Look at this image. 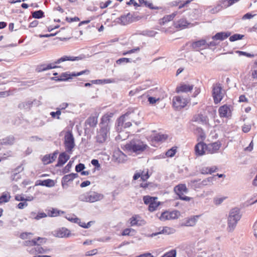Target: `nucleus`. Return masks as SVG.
I'll list each match as a JSON object with an SVG mask.
<instances>
[{"mask_svg":"<svg viewBox=\"0 0 257 257\" xmlns=\"http://www.w3.org/2000/svg\"><path fill=\"white\" fill-rule=\"evenodd\" d=\"M241 217V214L239 209L234 208L230 211L227 220L228 231L232 232L234 230Z\"/></svg>","mask_w":257,"mask_h":257,"instance_id":"nucleus-1","label":"nucleus"},{"mask_svg":"<svg viewBox=\"0 0 257 257\" xmlns=\"http://www.w3.org/2000/svg\"><path fill=\"white\" fill-rule=\"evenodd\" d=\"M147 148V145L139 139H134L125 145L126 150L140 154L145 151Z\"/></svg>","mask_w":257,"mask_h":257,"instance_id":"nucleus-2","label":"nucleus"},{"mask_svg":"<svg viewBox=\"0 0 257 257\" xmlns=\"http://www.w3.org/2000/svg\"><path fill=\"white\" fill-rule=\"evenodd\" d=\"M103 197L102 194L95 191H89L81 194L79 196V200L83 202L93 203L100 201Z\"/></svg>","mask_w":257,"mask_h":257,"instance_id":"nucleus-3","label":"nucleus"},{"mask_svg":"<svg viewBox=\"0 0 257 257\" xmlns=\"http://www.w3.org/2000/svg\"><path fill=\"white\" fill-rule=\"evenodd\" d=\"M212 96L214 103H218L222 99L224 96V92L221 84L216 83L213 84L212 87Z\"/></svg>","mask_w":257,"mask_h":257,"instance_id":"nucleus-4","label":"nucleus"},{"mask_svg":"<svg viewBox=\"0 0 257 257\" xmlns=\"http://www.w3.org/2000/svg\"><path fill=\"white\" fill-rule=\"evenodd\" d=\"M174 191L179 196L181 200L189 201L191 198L184 195L188 192V189L185 184H179L174 188Z\"/></svg>","mask_w":257,"mask_h":257,"instance_id":"nucleus-5","label":"nucleus"},{"mask_svg":"<svg viewBox=\"0 0 257 257\" xmlns=\"http://www.w3.org/2000/svg\"><path fill=\"white\" fill-rule=\"evenodd\" d=\"M64 146L67 152L71 153L74 147V139L70 132H67L64 137Z\"/></svg>","mask_w":257,"mask_h":257,"instance_id":"nucleus-6","label":"nucleus"},{"mask_svg":"<svg viewBox=\"0 0 257 257\" xmlns=\"http://www.w3.org/2000/svg\"><path fill=\"white\" fill-rule=\"evenodd\" d=\"M180 215V212L177 210L165 211L162 213L159 219L160 220L164 221L168 220L177 219Z\"/></svg>","mask_w":257,"mask_h":257,"instance_id":"nucleus-7","label":"nucleus"},{"mask_svg":"<svg viewBox=\"0 0 257 257\" xmlns=\"http://www.w3.org/2000/svg\"><path fill=\"white\" fill-rule=\"evenodd\" d=\"M109 128L107 127H101L99 131L97 132L96 137V141L99 143H103L106 140L109 135Z\"/></svg>","mask_w":257,"mask_h":257,"instance_id":"nucleus-8","label":"nucleus"},{"mask_svg":"<svg viewBox=\"0 0 257 257\" xmlns=\"http://www.w3.org/2000/svg\"><path fill=\"white\" fill-rule=\"evenodd\" d=\"M187 103L188 101L186 98L180 96H175L173 99V106L177 109L184 107Z\"/></svg>","mask_w":257,"mask_h":257,"instance_id":"nucleus-9","label":"nucleus"},{"mask_svg":"<svg viewBox=\"0 0 257 257\" xmlns=\"http://www.w3.org/2000/svg\"><path fill=\"white\" fill-rule=\"evenodd\" d=\"M53 234L55 237L59 238H68L72 235L71 231L66 227L57 229L54 231Z\"/></svg>","mask_w":257,"mask_h":257,"instance_id":"nucleus-10","label":"nucleus"},{"mask_svg":"<svg viewBox=\"0 0 257 257\" xmlns=\"http://www.w3.org/2000/svg\"><path fill=\"white\" fill-rule=\"evenodd\" d=\"M221 144L219 141L208 144L206 146V152L210 154L217 153L221 147Z\"/></svg>","mask_w":257,"mask_h":257,"instance_id":"nucleus-11","label":"nucleus"},{"mask_svg":"<svg viewBox=\"0 0 257 257\" xmlns=\"http://www.w3.org/2000/svg\"><path fill=\"white\" fill-rule=\"evenodd\" d=\"M218 112L220 117H228L231 115L230 106L227 105H223L218 109Z\"/></svg>","mask_w":257,"mask_h":257,"instance_id":"nucleus-12","label":"nucleus"},{"mask_svg":"<svg viewBox=\"0 0 257 257\" xmlns=\"http://www.w3.org/2000/svg\"><path fill=\"white\" fill-rule=\"evenodd\" d=\"M83 58V57L81 56L75 57V56L64 55V56H63L62 57H61V58H59L58 59H57L55 61V62H56V64H60L62 62H65L67 61H78L82 60Z\"/></svg>","mask_w":257,"mask_h":257,"instance_id":"nucleus-13","label":"nucleus"},{"mask_svg":"<svg viewBox=\"0 0 257 257\" xmlns=\"http://www.w3.org/2000/svg\"><path fill=\"white\" fill-rule=\"evenodd\" d=\"M135 21H136L135 18H134L130 13H128L126 15H123L120 17L118 18V22L121 25H126Z\"/></svg>","mask_w":257,"mask_h":257,"instance_id":"nucleus-14","label":"nucleus"},{"mask_svg":"<svg viewBox=\"0 0 257 257\" xmlns=\"http://www.w3.org/2000/svg\"><path fill=\"white\" fill-rule=\"evenodd\" d=\"M207 145L203 142H200L195 146V154L197 156H203L206 152Z\"/></svg>","mask_w":257,"mask_h":257,"instance_id":"nucleus-15","label":"nucleus"},{"mask_svg":"<svg viewBox=\"0 0 257 257\" xmlns=\"http://www.w3.org/2000/svg\"><path fill=\"white\" fill-rule=\"evenodd\" d=\"M66 218L72 222L78 224L80 226L84 228H88L90 226L91 222H89L87 224H86L85 222H82L80 219L76 217L74 215L66 216Z\"/></svg>","mask_w":257,"mask_h":257,"instance_id":"nucleus-16","label":"nucleus"},{"mask_svg":"<svg viewBox=\"0 0 257 257\" xmlns=\"http://www.w3.org/2000/svg\"><path fill=\"white\" fill-rule=\"evenodd\" d=\"M113 157L115 161L119 163H124L127 159L126 156L119 150L115 151L114 152Z\"/></svg>","mask_w":257,"mask_h":257,"instance_id":"nucleus-17","label":"nucleus"},{"mask_svg":"<svg viewBox=\"0 0 257 257\" xmlns=\"http://www.w3.org/2000/svg\"><path fill=\"white\" fill-rule=\"evenodd\" d=\"M40 240H41V242H42L43 241H44V242L46 241L45 238L39 237L37 238V240L33 239L31 241H29L28 242H26L27 245H30L34 246L29 248V249H28V251L30 253H31V254L37 253V250L36 249V245L37 243V241H40Z\"/></svg>","mask_w":257,"mask_h":257,"instance_id":"nucleus-18","label":"nucleus"},{"mask_svg":"<svg viewBox=\"0 0 257 257\" xmlns=\"http://www.w3.org/2000/svg\"><path fill=\"white\" fill-rule=\"evenodd\" d=\"M55 61L49 64H43L38 66L37 71L39 72L57 68Z\"/></svg>","mask_w":257,"mask_h":257,"instance_id":"nucleus-19","label":"nucleus"},{"mask_svg":"<svg viewBox=\"0 0 257 257\" xmlns=\"http://www.w3.org/2000/svg\"><path fill=\"white\" fill-rule=\"evenodd\" d=\"M149 177L150 175L148 173V170H146L135 173L133 178L134 180H137L140 177L143 181H146Z\"/></svg>","mask_w":257,"mask_h":257,"instance_id":"nucleus-20","label":"nucleus"},{"mask_svg":"<svg viewBox=\"0 0 257 257\" xmlns=\"http://www.w3.org/2000/svg\"><path fill=\"white\" fill-rule=\"evenodd\" d=\"M112 113H109L104 114L102 118L101 122V127H107V128H109L108 123L110 122V118L113 116Z\"/></svg>","mask_w":257,"mask_h":257,"instance_id":"nucleus-21","label":"nucleus"},{"mask_svg":"<svg viewBox=\"0 0 257 257\" xmlns=\"http://www.w3.org/2000/svg\"><path fill=\"white\" fill-rule=\"evenodd\" d=\"M70 158V156L65 152L61 153L58 158V161L57 166L60 167L63 166Z\"/></svg>","mask_w":257,"mask_h":257,"instance_id":"nucleus-22","label":"nucleus"},{"mask_svg":"<svg viewBox=\"0 0 257 257\" xmlns=\"http://www.w3.org/2000/svg\"><path fill=\"white\" fill-rule=\"evenodd\" d=\"M130 223L131 226L141 225L144 223V221L141 220V217L138 215H135L130 219Z\"/></svg>","mask_w":257,"mask_h":257,"instance_id":"nucleus-23","label":"nucleus"},{"mask_svg":"<svg viewBox=\"0 0 257 257\" xmlns=\"http://www.w3.org/2000/svg\"><path fill=\"white\" fill-rule=\"evenodd\" d=\"M36 186H45L47 187H53L55 185L54 181L51 179H46L44 180H37L36 182Z\"/></svg>","mask_w":257,"mask_h":257,"instance_id":"nucleus-24","label":"nucleus"},{"mask_svg":"<svg viewBox=\"0 0 257 257\" xmlns=\"http://www.w3.org/2000/svg\"><path fill=\"white\" fill-rule=\"evenodd\" d=\"M177 12H174L171 15H166L160 20V24L162 25H165L166 23L169 22L173 20L175 16L177 15Z\"/></svg>","mask_w":257,"mask_h":257,"instance_id":"nucleus-25","label":"nucleus"},{"mask_svg":"<svg viewBox=\"0 0 257 257\" xmlns=\"http://www.w3.org/2000/svg\"><path fill=\"white\" fill-rule=\"evenodd\" d=\"M230 35V33L229 32H219L216 33L212 37V39L214 40L222 41L228 38Z\"/></svg>","mask_w":257,"mask_h":257,"instance_id":"nucleus-26","label":"nucleus"},{"mask_svg":"<svg viewBox=\"0 0 257 257\" xmlns=\"http://www.w3.org/2000/svg\"><path fill=\"white\" fill-rule=\"evenodd\" d=\"M33 199V197L32 196H29L27 197V198H24V197H18L17 196V201H25L23 202H20L17 205V206L20 209H23L25 207L28 205L26 201H32Z\"/></svg>","mask_w":257,"mask_h":257,"instance_id":"nucleus-27","label":"nucleus"},{"mask_svg":"<svg viewBox=\"0 0 257 257\" xmlns=\"http://www.w3.org/2000/svg\"><path fill=\"white\" fill-rule=\"evenodd\" d=\"M191 25L190 23H188L187 21L185 19H181L176 22L175 25L176 28H179L182 29L186 28L188 26Z\"/></svg>","mask_w":257,"mask_h":257,"instance_id":"nucleus-28","label":"nucleus"},{"mask_svg":"<svg viewBox=\"0 0 257 257\" xmlns=\"http://www.w3.org/2000/svg\"><path fill=\"white\" fill-rule=\"evenodd\" d=\"M193 88V85L183 84L177 88V91L178 92H188L192 90Z\"/></svg>","mask_w":257,"mask_h":257,"instance_id":"nucleus-29","label":"nucleus"},{"mask_svg":"<svg viewBox=\"0 0 257 257\" xmlns=\"http://www.w3.org/2000/svg\"><path fill=\"white\" fill-rule=\"evenodd\" d=\"M78 177V174L76 173H71L68 175H65L62 179V183H67L69 181L73 180L75 178Z\"/></svg>","mask_w":257,"mask_h":257,"instance_id":"nucleus-30","label":"nucleus"},{"mask_svg":"<svg viewBox=\"0 0 257 257\" xmlns=\"http://www.w3.org/2000/svg\"><path fill=\"white\" fill-rule=\"evenodd\" d=\"M175 232V230L174 228L166 226L164 227L160 232L153 233L152 234V236H156L157 235L161 233L171 234L174 233Z\"/></svg>","mask_w":257,"mask_h":257,"instance_id":"nucleus-31","label":"nucleus"},{"mask_svg":"<svg viewBox=\"0 0 257 257\" xmlns=\"http://www.w3.org/2000/svg\"><path fill=\"white\" fill-rule=\"evenodd\" d=\"M200 215H195L189 219H188L185 223V225L187 226H194L198 219V218L200 217Z\"/></svg>","mask_w":257,"mask_h":257,"instance_id":"nucleus-32","label":"nucleus"},{"mask_svg":"<svg viewBox=\"0 0 257 257\" xmlns=\"http://www.w3.org/2000/svg\"><path fill=\"white\" fill-rule=\"evenodd\" d=\"M192 46L195 49L201 48L202 47L206 48L207 47V44L205 40H200L194 42L192 44Z\"/></svg>","mask_w":257,"mask_h":257,"instance_id":"nucleus-33","label":"nucleus"},{"mask_svg":"<svg viewBox=\"0 0 257 257\" xmlns=\"http://www.w3.org/2000/svg\"><path fill=\"white\" fill-rule=\"evenodd\" d=\"M47 214L49 217H56L59 215L61 213H64V212L60 211L56 208H52L50 210H48Z\"/></svg>","mask_w":257,"mask_h":257,"instance_id":"nucleus-34","label":"nucleus"},{"mask_svg":"<svg viewBox=\"0 0 257 257\" xmlns=\"http://www.w3.org/2000/svg\"><path fill=\"white\" fill-rule=\"evenodd\" d=\"M11 198L10 194L8 192L3 193L0 196V204L8 202Z\"/></svg>","mask_w":257,"mask_h":257,"instance_id":"nucleus-35","label":"nucleus"},{"mask_svg":"<svg viewBox=\"0 0 257 257\" xmlns=\"http://www.w3.org/2000/svg\"><path fill=\"white\" fill-rule=\"evenodd\" d=\"M168 138L167 135L161 134H156L153 138V140L156 142H163L165 141Z\"/></svg>","mask_w":257,"mask_h":257,"instance_id":"nucleus-36","label":"nucleus"},{"mask_svg":"<svg viewBox=\"0 0 257 257\" xmlns=\"http://www.w3.org/2000/svg\"><path fill=\"white\" fill-rule=\"evenodd\" d=\"M86 123L90 126L94 127L97 123V118L95 116H90L87 119Z\"/></svg>","mask_w":257,"mask_h":257,"instance_id":"nucleus-37","label":"nucleus"},{"mask_svg":"<svg viewBox=\"0 0 257 257\" xmlns=\"http://www.w3.org/2000/svg\"><path fill=\"white\" fill-rule=\"evenodd\" d=\"M160 203L157 201V200H154L149 205V210L153 212L155 211L159 206Z\"/></svg>","mask_w":257,"mask_h":257,"instance_id":"nucleus-38","label":"nucleus"},{"mask_svg":"<svg viewBox=\"0 0 257 257\" xmlns=\"http://www.w3.org/2000/svg\"><path fill=\"white\" fill-rule=\"evenodd\" d=\"M72 76L70 74H68L67 73H63L57 79H56L57 80L59 81H65L68 80L69 78H71Z\"/></svg>","mask_w":257,"mask_h":257,"instance_id":"nucleus-39","label":"nucleus"},{"mask_svg":"<svg viewBox=\"0 0 257 257\" xmlns=\"http://www.w3.org/2000/svg\"><path fill=\"white\" fill-rule=\"evenodd\" d=\"M32 16L35 19H40L44 17V13L41 10L35 11L32 13Z\"/></svg>","mask_w":257,"mask_h":257,"instance_id":"nucleus-40","label":"nucleus"},{"mask_svg":"<svg viewBox=\"0 0 257 257\" xmlns=\"http://www.w3.org/2000/svg\"><path fill=\"white\" fill-rule=\"evenodd\" d=\"M154 200H157V197H152L149 196H144L143 198V200L144 203L146 204L149 205L152 201H154Z\"/></svg>","mask_w":257,"mask_h":257,"instance_id":"nucleus-41","label":"nucleus"},{"mask_svg":"<svg viewBox=\"0 0 257 257\" xmlns=\"http://www.w3.org/2000/svg\"><path fill=\"white\" fill-rule=\"evenodd\" d=\"M135 232V230L132 228H126L123 230L121 234L123 236L133 235Z\"/></svg>","mask_w":257,"mask_h":257,"instance_id":"nucleus-42","label":"nucleus"},{"mask_svg":"<svg viewBox=\"0 0 257 257\" xmlns=\"http://www.w3.org/2000/svg\"><path fill=\"white\" fill-rule=\"evenodd\" d=\"M199 135L198 137V141L200 140L201 142H203V141L205 140L206 138V136L205 133L203 132L201 128L197 129Z\"/></svg>","mask_w":257,"mask_h":257,"instance_id":"nucleus-43","label":"nucleus"},{"mask_svg":"<svg viewBox=\"0 0 257 257\" xmlns=\"http://www.w3.org/2000/svg\"><path fill=\"white\" fill-rule=\"evenodd\" d=\"M243 35L240 34H234L229 37V40L231 42H233L238 40L241 39Z\"/></svg>","mask_w":257,"mask_h":257,"instance_id":"nucleus-44","label":"nucleus"},{"mask_svg":"<svg viewBox=\"0 0 257 257\" xmlns=\"http://www.w3.org/2000/svg\"><path fill=\"white\" fill-rule=\"evenodd\" d=\"M161 257H176V251L172 249L164 254Z\"/></svg>","mask_w":257,"mask_h":257,"instance_id":"nucleus-45","label":"nucleus"},{"mask_svg":"<svg viewBox=\"0 0 257 257\" xmlns=\"http://www.w3.org/2000/svg\"><path fill=\"white\" fill-rule=\"evenodd\" d=\"M131 62V59L129 58H121L116 60V63L117 64L120 65L122 63H127Z\"/></svg>","mask_w":257,"mask_h":257,"instance_id":"nucleus-46","label":"nucleus"},{"mask_svg":"<svg viewBox=\"0 0 257 257\" xmlns=\"http://www.w3.org/2000/svg\"><path fill=\"white\" fill-rule=\"evenodd\" d=\"M32 102L30 101H28V102L26 103H21L19 104V107L20 108H24L25 109H30L31 105H32Z\"/></svg>","mask_w":257,"mask_h":257,"instance_id":"nucleus-47","label":"nucleus"},{"mask_svg":"<svg viewBox=\"0 0 257 257\" xmlns=\"http://www.w3.org/2000/svg\"><path fill=\"white\" fill-rule=\"evenodd\" d=\"M176 152V149L172 148V149L169 150L166 153V155L167 157H172L174 156Z\"/></svg>","mask_w":257,"mask_h":257,"instance_id":"nucleus-48","label":"nucleus"},{"mask_svg":"<svg viewBox=\"0 0 257 257\" xmlns=\"http://www.w3.org/2000/svg\"><path fill=\"white\" fill-rule=\"evenodd\" d=\"M140 50V47H136L135 48H134L133 49H131V50H130L129 51L123 52L122 55H126L127 54H132V53H135V52H139Z\"/></svg>","mask_w":257,"mask_h":257,"instance_id":"nucleus-49","label":"nucleus"},{"mask_svg":"<svg viewBox=\"0 0 257 257\" xmlns=\"http://www.w3.org/2000/svg\"><path fill=\"white\" fill-rule=\"evenodd\" d=\"M42 161L44 164H48L52 163L49 155H45L43 158Z\"/></svg>","mask_w":257,"mask_h":257,"instance_id":"nucleus-50","label":"nucleus"},{"mask_svg":"<svg viewBox=\"0 0 257 257\" xmlns=\"http://www.w3.org/2000/svg\"><path fill=\"white\" fill-rule=\"evenodd\" d=\"M111 3L112 1L110 0H108L105 3L101 2L99 4V7L101 9H103L107 8Z\"/></svg>","mask_w":257,"mask_h":257,"instance_id":"nucleus-51","label":"nucleus"},{"mask_svg":"<svg viewBox=\"0 0 257 257\" xmlns=\"http://www.w3.org/2000/svg\"><path fill=\"white\" fill-rule=\"evenodd\" d=\"M32 235V233L30 232H24L21 233L20 235V237L22 239H25L30 238Z\"/></svg>","mask_w":257,"mask_h":257,"instance_id":"nucleus-52","label":"nucleus"},{"mask_svg":"<svg viewBox=\"0 0 257 257\" xmlns=\"http://www.w3.org/2000/svg\"><path fill=\"white\" fill-rule=\"evenodd\" d=\"M226 197H220V198H216L214 199V202L215 205H219L225 199Z\"/></svg>","mask_w":257,"mask_h":257,"instance_id":"nucleus-53","label":"nucleus"},{"mask_svg":"<svg viewBox=\"0 0 257 257\" xmlns=\"http://www.w3.org/2000/svg\"><path fill=\"white\" fill-rule=\"evenodd\" d=\"M72 165V162L71 161H70L68 164L65 167V168L63 169V172L64 173H68L70 171Z\"/></svg>","mask_w":257,"mask_h":257,"instance_id":"nucleus-54","label":"nucleus"},{"mask_svg":"<svg viewBox=\"0 0 257 257\" xmlns=\"http://www.w3.org/2000/svg\"><path fill=\"white\" fill-rule=\"evenodd\" d=\"M97 249H93L92 250L86 251L85 252V255L86 256H92V255L97 254Z\"/></svg>","mask_w":257,"mask_h":257,"instance_id":"nucleus-55","label":"nucleus"},{"mask_svg":"<svg viewBox=\"0 0 257 257\" xmlns=\"http://www.w3.org/2000/svg\"><path fill=\"white\" fill-rule=\"evenodd\" d=\"M85 168V166L83 164H79L76 165L75 167V170L77 172H80L83 171V170Z\"/></svg>","mask_w":257,"mask_h":257,"instance_id":"nucleus-56","label":"nucleus"},{"mask_svg":"<svg viewBox=\"0 0 257 257\" xmlns=\"http://www.w3.org/2000/svg\"><path fill=\"white\" fill-rule=\"evenodd\" d=\"M190 1L189 0H187L185 2H182L181 1V3H180L179 4V9H181L184 7H185V6H186L187 5H188L190 3Z\"/></svg>","mask_w":257,"mask_h":257,"instance_id":"nucleus-57","label":"nucleus"},{"mask_svg":"<svg viewBox=\"0 0 257 257\" xmlns=\"http://www.w3.org/2000/svg\"><path fill=\"white\" fill-rule=\"evenodd\" d=\"M89 71L88 70H85L82 71H80L79 72H78L77 73H72L71 75L73 76H78L81 75L82 74H85V73H89Z\"/></svg>","mask_w":257,"mask_h":257,"instance_id":"nucleus-58","label":"nucleus"},{"mask_svg":"<svg viewBox=\"0 0 257 257\" xmlns=\"http://www.w3.org/2000/svg\"><path fill=\"white\" fill-rule=\"evenodd\" d=\"M36 249L37 250V253H43L46 252V250L40 245H36Z\"/></svg>","mask_w":257,"mask_h":257,"instance_id":"nucleus-59","label":"nucleus"},{"mask_svg":"<svg viewBox=\"0 0 257 257\" xmlns=\"http://www.w3.org/2000/svg\"><path fill=\"white\" fill-rule=\"evenodd\" d=\"M145 5L147 7H148L150 9H155V10H158L159 9V8L158 7H155L153 6V4L151 3V2H148L147 1L146 3H145Z\"/></svg>","mask_w":257,"mask_h":257,"instance_id":"nucleus-60","label":"nucleus"},{"mask_svg":"<svg viewBox=\"0 0 257 257\" xmlns=\"http://www.w3.org/2000/svg\"><path fill=\"white\" fill-rule=\"evenodd\" d=\"M47 216H48L47 213H44V212H41V213H39L37 214V215L36 216L35 218L36 219H40L41 218H44V217H46Z\"/></svg>","mask_w":257,"mask_h":257,"instance_id":"nucleus-61","label":"nucleus"},{"mask_svg":"<svg viewBox=\"0 0 257 257\" xmlns=\"http://www.w3.org/2000/svg\"><path fill=\"white\" fill-rule=\"evenodd\" d=\"M159 100V98H156L154 97L149 96L148 97V101L150 102V104H154L157 101Z\"/></svg>","mask_w":257,"mask_h":257,"instance_id":"nucleus-62","label":"nucleus"},{"mask_svg":"<svg viewBox=\"0 0 257 257\" xmlns=\"http://www.w3.org/2000/svg\"><path fill=\"white\" fill-rule=\"evenodd\" d=\"M251 76L253 79H257V69H251Z\"/></svg>","mask_w":257,"mask_h":257,"instance_id":"nucleus-63","label":"nucleus"},{"mask_svg":"<svg viewBox=\"0 0 257 257\" xmlns=\"http://www.w3.org/2000/svg\"><path fill=\"white\" fill-rule=\"evenodd\" d=\"M200 172L202 174H209V167H205L201 168Z\"/></svg>","mask_w":257,"mask_h":257,"instance_id":"nucleus-64","label":"nucleus"}]
</instances>
